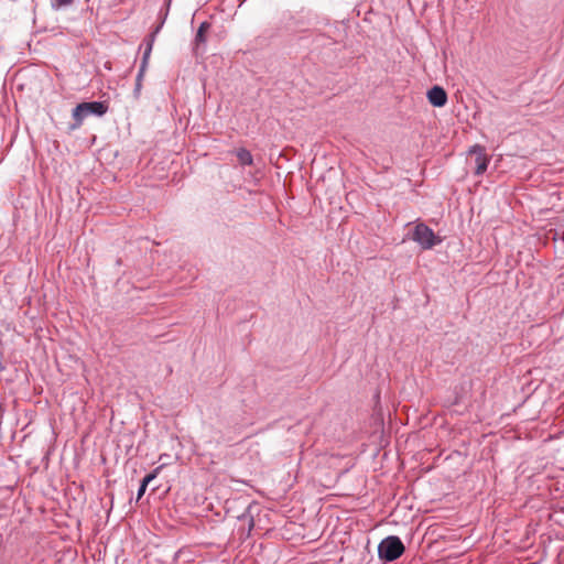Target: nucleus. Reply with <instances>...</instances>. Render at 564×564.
Instances as JSON below:
<instances>
[{"instance_id": "nucleus-3", "label": "nucleus", "mask_w": 564, "mask_h": 564, "mask_svg": "<svg viewBox=\"0 0 564 564\" xmlns=\"http://www.w3.org/2000/svg\"><path fill=\"white\" fill-rule=\"evenodd\" d=\"M411 239L419 243L424 250H430L442 242V239L424 223L415 225Z\"/></svg>"}, {"instance_id": "nucleus-5", "label": "nucleus", "mask_w": 564, "mask_h": 564, "mask_svg": "<svg viewBox=\"0 0 564 564\" xmlns=\"http://www.w3.org/2000/svg\"><path fill=\"white\" fill-rule=\"evenodd\" d=\"M427 100L434 107H443L447 102V94L441 86H433L427 90Z\"/></svg>"}, {"instance_id": "nucleus-10", "label": "nucleus", "mask_w": 564, "mask_h": 564, "mask_svg": "<svg viewBox=\"0 0 564 564\" xmlns=\"http://www.w3.org/2000/svg\"><path fill=\"white\" fill-rule=\"evenodd\" d=\"M162 465L156 467L155 469H153L150 474H148L143 479L142 481L144 482V485H149L153 479H155L160 473V470L162 469Z\"/></svg>"}, {"instance_id": "nucleus-2", "label": "nucleus", "mask_w": 564, "mask_h": 564, "mask_svg": "<svg viewBox=\"0 0 564 564\" xmlns=\"http://www.w3.org/2000/svg\"><path fill=\"white\" fill-rule=\"evenodd\" d=\"M404 544L397 535L384 538L378 545L379 558L383 562H393L404 553Z\"/></svg>"}, {"instance_id": "nucleus-12", "label": "nucleus", "mask_w": 564, "mask_h": 564, "mask_svg": "<svg viewBox=\"0 0 564 564\" xmlns=\"http://www.w3.org/2000/svg\"><path fill=\"white\" fill-rule=\"evenodd\" d=\"M148 485H144V482L141 480L140 487L137 492V500H140L142 496L144 495L147 490Z\"/></svg>"}, {"instance_id": "nucleus-13", "label": "nucleus", "mask_w": 564, "mask_h": 564, "mask_svg": "<svg viewBox=\"0 0 564 564\" xmlns=\"http://www.w3.org/2000/svg\"><path fill=\"white\" fill-rule=\"evenodd\" d=\"M562 240L564 241V230H563V234H562Z\"/></svg>"}, {"instance_id": "nucleus-4", "label": "nucleus", "mask_w": 564, "mask_h": 564, "mask_svg": "<svg viewBox=\"0 0 564 564\" xmlns=\"http://www.w3.org/2000/svg\"><path fill=\"white\" fill-rule=\"evenodd\" d=\"M469 153L476 155L475 174L476 175L484 174L486 172L489 161H490V159L488 158V155L485 152V148L479 144H475L470 148Z\"/></svg>"}, {"instance_id": "nucleus-8", "label": "nucleus", "mask_w": 564, "mask_h": 564, "mask_svg": "<svg viewBox=\"0 0 564 564\" xmlns=\"http://www.w3.org/2000/svg\"><path fill=\"white\" fill-rule=\"evenodd\" d=\"M210 28V24L208 22H203L198 30H197V33L195 35V45L198 46L199 44L202 43H205L206 42V36H205V33L206 31Z\"/></svg>"}, {"instance_id": "nucleus-9", "label": "nucleus", "mask_w": 564, "mask_h": 564, "mask_svg": "<svg viewBox=\"0 0 564 564\" xmlns=\"http://www.w3.org/2000/svg\"><path fill=\"white\" fill-rule=\"evenodd\" d=\"M147 67L140 65L139 73L135 78L134 96L138 98L142 87V79Z\"/></svg>"}, {"instance_id": "nucleus-7", "label": "nucleus", "mask_w": 564, "mask_h": 564, "mask_svg": "<svg viewBox=\"0 0 564 564\" xmlns=\"http://www.w3.org/2000/svg\"><path fill=\"white\" fill-rule=\"evenodd\" d=\"M236 154H237V159L241 165H252L253 158H252V154L250 153V151L241 148L237 151Z\"/></svg>"}, {"instance_id": "nucleus-6", "label": "nucleus", "mask_w": 564, "mask_h": 564, "mask_svg": "<svg viewBox=\"0 0 564 564\" xmlns=\"http://www.w3.org/2000/svg\"><path fill=\"white\" fill-rule=\"evenodd\" d=\"M159 32V28L155 30V32H153L152 34L149 35L148 40H147V47L144 50V53H143V57H142V62H141V65L143 67H147L148 66V59L150 57V54L152 52V47H153V42H154V39H155V34Z\"/></svg>"}, {"instance_id": "nucleus-11", "label": "nucleus", "mask_w": 564, "mask_h": 564, "mask_svg": "<svg viewBox=\"0 0 564 564\" xmlns=\"http://www.w3.org/2000/svg\"><path fill=\"white\" fill-rule=\"evenodd\" d=\"M74 3V0H53V8L69 7Z\"/></svg>"}, {"instance_id": "nucleus-1", "label": "nucleus", "mask_w": 564, "mask_h": 564, "mask_svg": "<svg viewBox=\"0 0 564 564\" xmlns=\"http://www.w3.org/2000/svg\"><path fill=\"white\" fill-rule=\"evenodd\" d=\"M107 110L108 106L102 101H88L78 104L72 112L74 123L70 128L78 129L89 115L101 117L107 112Z\"/></svg>"}]
</instances>
